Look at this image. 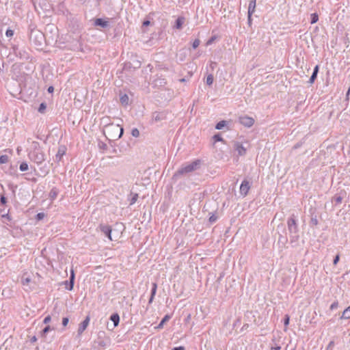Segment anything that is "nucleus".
Returning a JSON list of instances; mask_svg holds the SVG:
<instances>
[{"label": "nucleus", "instance_id": "obj_27", "mask_svg": "<svg viewBox=\"0 0 350 350\" xmlns=\"http://www.w3.org/2000/svg\"><path fill=\"white\" fill-rule=\"evenodd\" d=\"M213 83V76L210 74L206 77V84L208 85H211Z\"/></svg>", "mask_w": 350, "mask_h": 350}, {"label": "nucleus", "instance_id": "obj_54", "mask_svg": "<svg viewBox=\"0 0 350 350\" xmlns=\"http://www.w3.org/2000/svg\"><path fill=\"white\" fill-rule=\"evenodd\" d=\"M312 222L314 224H317V219H312Z\"/></svg>", "mask_w": 350, "mask_h": 350}, {"label": "nucleus", "instance_id": "obj_1", "mask_svg": "<svg viewBox=\"0 0 350 350\" xmlns=\"http://www.w3.org/2000/svg\"><path fill=\"white\" fill-rule=\"evenodd\" d=\"M124 132L123 128L117 124H111L106 129H103V133L109 140H117L120 139Z\"/></svg>", "mask_w": 350, "mask_h": 350}, {"label": "nucleus", "instance_id": "obj_56", "mask_svg": "<svg viewBox=\"0 0 350 350\" xmlns=\"http://www.w3.org/2000/svg\"><path fill=\"white\" fill-rule=\"evenodd\" d=\"M21 150V147H18V148H17L16 150H17L18 154H19V153H20Z\"/></svg>", "mask_w": 350, "mask_h": 350}, {"label": "nucleus", "instance_id": "obj_19", "mask_svg": "<svg viewBox=\"0 0 350 350\" xmlns=\"http://www.w3.org/2000/svg\"><path fill=\"white\" fill-rule=\"evenodd\" d=\"M165 118V116L163 113H154L153 114L152 119L154 122H159Z\"/></svg>", "mask_w": 350, "mask_h": 350}, {"label": "nucleus", "instance_id": "obj_16", "mask_svg": "<svg viewBox=\"0 0 350 350\" xmlns=\"http://www.w3.org/2000/svg\"><path fill=\"white\" fill-rule=\"evenodd\" d=\"M185 18L183 16L178 17L176 21L175 27L178 29H182L183 25L184 24Z\"/></svg>", "mask_w": 350, "mask_h": 350}, {"label": "nucleus", "instance_id": "obj_32", "mask_svg": "<svg viewBox=\"0 0 350 350\" xmlns=\"http://www.w3.org/2000/svg\"><path fill=\"white\" fill-rule=\"evenodd\" d=\"M214 141L216 142H223V138L221 137L219 134H216L213 136Z\"/></svg>", "mask_w": 350, "mask_h": 350}, {"label": "nucleus", "instance_id": "obj_26", "mask_svg": "<svg viewBox=\"0 0 350 350\" xmlns=\"http://www.w3.org/2000/svg\"><path fill=\"white\" fill-rule=\"evenodd\" d=\"M318 20H319V16H318L317 14L313 13L311 14V23L312 24L317 23L318 21Z\"/></svg>", "mask_w": 350, "mask_h": 350}, {"label": "nucleus", "instance_id": "obj_52", "mask_svg": "<svg viewBox=\"0 0 350 350\" xmlns=\"http://www.w3.org/2000/svg\"><path fill=\"white\" fill-rule=\"evenodd\" d=\"M154 296H150L148 303L151 304L154 299Z\"/></svg>", "mask_w": 350, "mask_h": 350}, {"label": "nucleus", "instance_id": "obj_50", "mask_svg": "<svg viewBox=\"0 0 350 350\" xmlns=\"http://www.w3.org/2000/svg\"><path fill=\"white\" fill-rule=\"evenodd\" d=\"M53 90H54V88H53V86H50V87H49V88H48V92H49V93H52V92H53Z\"/></svg>", "mask_w": 350, "mask_h": 350}, {"label": "nucleus", "instance_id": "obj_5", "mask_svg": "<svg viewBox=\"0 0 350 350\" xmlns=\"http://www.w3.org/2000/svg\"><path fill=\"white\" fill-rule=\"evenodd\" d=\"M30 39L33 42L38 46H42L43 41L44 40V35L39 31H33L31 32Z\"/></svg>", "mask_w": 350, "mask_h": 350}, {"label": "nucleus", "instance_id": "obj_53", "mask_svg": "<svg viewBox=\"0 0 350 350\" xmlns=\"http://www.w3.org/2000/svg\"><path fill=\"white\" fill-rule=\"evenodd\" d=\"M190 319H191V314H188V315H187V318H186L185 321H189L190 320Z\"/></svg>", "mask_w": 350, "mask_h": 350}, {"label": "nucleus", "instance_id": "obj_58", "mask_svg": "<svg viewBox=\"0 0 350 350\" xmlns=\"http://www.w3.org/2000/svg\"><path fill=\"white\" fill-rule=\"evenodd\" d=\"M180 81H182V82H183V81H185V79H181Z\"/></svg>", "mask_w": 350, "mask_h": 350}, {"label": "nucleus", "instance_id": "obj_15", "mask_svg": "<svg viewBox=\"0 0 350 350\" xmlns=\"http://www.w3.org/2000/svg\"><path fill=\"white\" fill-rule=\"evenodd\" d=\"M96 26H100L102 27H107L109 25L108 21H103L102 18H97L94 21Z\"/></svg>", "mask_w": 350, "mask_h": 350}, {"label": "nucleus", "instance_id": "obj_37", "mask_svg": "<svg viewBox=\"0 0 350 350\" xmlns=\"http://www.w3.org/2000/svg\"><path fill=\"white\" fill-rule=\"evenodd\" d=\"M338 306V301H334V303L332 304V305L330 306V310H333L334 309H336Z\"/></svg>", "mask_w": 350, "mask_h": 350}, {"label": "nucleus", "instance_id": "obj_48", "mask_svg": "<svg viewBox=\"0 0 350 350\" xmlns=\"http://www.w3.org/2000/svg\"><path fill=\"white\" fill-rule=\"evenodd\" d=\"M215 40V38L214 37H212L211 39H209L207 42H206V44L207 45H209L211 44H212V42L214 41Z\"/></svg>", "mask_w": 350, "mask_h": 350}, {"label": "nucleus", "instance_id": "obj_9", "mask_svg": "<svg viewBox=\"0 0 350 350\" xmlns=\"http://www.w3.org/2000/svg\"><path fill=\"white\" fill-rule=\"evenodd\" d=\"M90 320V319L88 316V317H86L85 320L79 324L78 331H77L79 335L82 334V333L86 329L87 327L89 325Z\"/></svg>", "mask_w": 350, "mask_h": 350}, {"label": "nucleus", "instance_id": "obj_35", "mask_svg": "<svg viewBox=\"0 0 350 350\" xmlns=\"http://www.w3.org/2000/svg\"><path fill=\"white\" fill-rule=\"evenodd\" d=\"M200 44V41L199 39H196L193 44H192V46L193 49H196Z\"/></svg>", "mask_w": 350, "mask_h": 350}, {"label": "nucleus", "instance_id": "obj_30", "mask_svg": "<svg viewBox=\"0 0 350 350\" xmlns=\"http://www.w3.org/2000/svg\"><path fill=\"white\" fill-rule=\"evenodd\" d=\"M8 161V157L7 155H1L0 157V163H6Z\"/></svg>", "mask_w": 350, "mask_h": 350}, {"label": "nucleus", "instance_id": "obj_33", "mask_svg": "<svg viewBox=\"0 0 350 350\" xmlns=\"http://www.w3.org/2000/svg\"><path fill=\"white\" fill-rule=\"evenodd\" d=\"M46 104L42 103L40 105V107L38 108V111L40 112V113H44L45 109H46Z\"/></svg>", "mask_w": 350, "mask_h": 350}, {"label": "nucleus", "instance_id": "obj_47", "mask_svg": "<svg viewBox=\"0 0 350 350\" xmlns=\"http://www.w3.org/2000/svg\"><path fill=\"white\" fill-rule=\"evenodd\" d=\"M280 349H281V347L278 346V345L271 347V350H280Z\"/></svg>", "mask_w": 350, "mask_h": 350}, {"label": "nucleus", "instance_id": "obj_40", "mask_svg": "<svg viewBox=\"0 0 350 350\" xmlns=\"http://www.w3.org/2000/svg\"><path fill=\"white\" fill-rule=\"evenodd\" d=\"M68 322H69L68 318H67V317L63 318V319H62L63 326H64V327L68 325Z\"/></svg>", "mask_w": 350, "mask_h": 350}, {"label": "nucleus", "instance_id": "obj_2", "mask_svg": "<svg viewBox=\"0 0 350 350\" xmlns=\"http://www.w3.org/2000/svg\"><path fill=\"white\" fill-rule=\"evenodd\" d=\"M200 161L196 160L189 163L183 165L179 170L174 174V176L178 178L180 176L192 172L199 168Z\"/></svg>", "mask_w": 350, "mask_h": 350}, {"label": "nucleus", "instance_id": "obj_28", "mask_svg": "<svg viewBox=\"0 0 350 350\" xmlns=\"http://www.w3.org/2000/svg\"><path fill=\"white\" fill-rule=\"evenodd\" d=\"M28 170V164L25 162H23L20 165V170L22 172H25Z\"/></svg>", "mask_w": 350, "mask_h": 350}, {"label": "nucleus", "instance_id": "obj_23", "mask_svg": "<svg viewBox=\"0 0 350 350\" xmlns=\"http://www.w3.org/2000/svg\"><path fill=\"white\" fill-rule=\"evenodd\" d=\"M226 125V121L225 120H221L220 122H219L216 126H215V129H217V130H221Z\"/></svg>", "mask_w": 350, "mask_h": 350}, {"label": "nucleus", "instance_id": "obj_8", "mask_svg": "<svg viewBox=\"0 0 350 350\" xmlns=\"http://www.w3.org/2000/svg\"><path fill=\"white\" fill-rule=\"evenodd\" d=\"M239 121L241 124H243L247 127L252 126L254 123V120L252 118H250L248 116L241 117L239 118Z\"/></svg>", "mask_w": 350, "mask_h": 350}, {"label": "nucleus", "instance_id": "obj_7", "mask_svg": "<svg viewBox=\"0 0 350 350\" xmlns=\"http://www.w3.org/2000/svg\"><path fill=\"white\" fill-rule=\"evenodd\" d=\"M250 189V185L249 181H247V180H244L241 183V186H240L241 194L243 195V196H245L247 194Z\"/></svg>", "mask_w": 350, "mask_h": 350}, {"label": "nucleus", "instance_id": "obj_11", "mask_svg": "<svg viewBox=\"0 0 350 350\" xmlns=\"http://www.w3.org/2000/svg\"><path fill=\"white\" fill-rule=\"evenodd\" d=\"M234 149L238 152L239 156H243L246 153V149L241 144L237 142L234 144Z\"/></svg>", "mask_w": 350, "mask_h": 350}, {"label": "nucleus", "instance_id": "obj_44", "mask_svg": "<svg viewBox=\"0 0 350 350\" xmlns=\"http://www.w3.org/2000/svg\"><path fill=\"white\" fill-rule=\"evenodd\" d=\"M51 198H55L57 196V192L53 189L50 193Z\"/></svg>", "mask_w": 350, "mask_h": 350}, {"label": "nucleus", "instance_id": "obj_31", "mask_svg": "<svg viewBox=\"0 0 350 350\" xmlns=\"http://www.w3.org/2000/svg\"><path fill=\"white\" fill-rule=\"evenodd\" d=\"M157 285L156 283H153L152 284V290H151V296H154L156 294V292H157Z\"/></svg>", "mask_w": 350, "mask_h": 350}, {"label": "nucleus", "instance_id": "obj_22", "mask_svg": "<svg viewBox=\"0 0 350 350\" xmlns=\"http://www.w3.org/2000/svg\"><path fill=\"white\" fill-rule=\"evenodd\" d=\"M31 279L30 277H25V274L21 278V283L24 286H27L31 282Z\"/></svg>", "mask_w": 350, "mask_h": 350}, {"label": "nucleus", "instance_id": "obj_34", "mask_svg": "<svg viewBox=\"0 0 350 350\" xmlns=\"http://www.w3.org/2000/svg\"><path fill=\"white\" fill-rule=\"evenodd\" d=\"M51 329L49 325L44 327L42 331V336H44L47 332H49Z\"/></svg>", "mask_w": 350, "mask_h": 350}, {"label": "nucleus", "instance_id": "obj_25", "mask_svg": "<svg viewBox=\"0 0 350 350\" xmlns=\"http://www.w3.org/2000/svg\"><path fill=\"white\" fill-rule=\"evenodd\" d=\"M342 199H343L342 196H336L334 197L333 200H334L335 204L337 205V204H340L342 202Z\"/></svg>", "mask_w": 350, "mask_h": 350}, {"label": "nucleus", "instance_id": "obj_17", "mask_svg": "<svg viewBox=\"0 0 350 350\" xmlns=\"http://www.w3.org/2000/svg\"><path fill=\"white\" fill-rule=\"evenodd\" d=\"M318 72H319V66H316L314 68V70H313V72L312 74V76L310 77V79H309V83H313L314 80L316 79L317 78V74H318Z\"/></svg>", "mask_w": 350, "mask_h": 350}, {"label": "nucleus", "instance_id": "obj_20", "mask_svg": "<svg viewBox=\"0 0 350 350\" xmlns=\"http://www.w3.org/2000/svg\"><path fill=\"white\" fill-rule=\"evenodd\" d=\"M110 319L113 323L114 327H116L120 321V317L118 314H113L111 316Z\"/></svg>", "mask_w": 350, "mask_h": 350}, {"label": "nucleus", "instance_id": "obj_39", "mask_svg": "<svg viewBox=\"0 0 350 350\" xmlns=\"http://www.w3.org/2000/svg\"><path fill=\"white\" fill-rule=\"evenodd\" d=\"M138 198V195L136 193L135 194L133 198H131V204H133L136 201H137V199Z\"/></svg>", "mask_w": 350, "mask_h": 350}, {"label": "nucleus", "instance_id": "obj_51", "mask_svg": "<svg viewBox=\"0 0 350 350\" xmlns=\"http://www.w3.org/2000/svg\"><path fill=\"white\" fill-rule=\"evenodd\" d=\"M149 24H150V21H144V22L143 23V25H144V26H147V25H148Z\"/></svg>", "mask_w": 350, "mask_h": 350}, {"label": "nucleus", "instance_id": "obj_21", "mask_svg": "<svg viewBox=\"0 0 350 350\" xmlns=\"http://www.w3.org/2000/svg\"><path fill=\"white\" fill-rule=\"evenodd\" d=\"M120 102L124 105H127L129 104V98L127 94H124L120 96Z\"/></svg>", "mask_w": 350, "mask_h": 350}, {"label": "nucleus", "instance_id": "obj_49", "mask_svg": "<svg viewBox=\"0 0 350 350\" xmlns=\"http://www.w3.org/2000/svg\"><path fill=\"white\" fill-rule=\"evenodd\" d=\"M172 350H185L183 347H174Z\"/></svg>", "mask_w": 350, "mask_h": 350}, {"label": "nucleus", "instance_id": "obj_57", "mask_svg": "<svg viewBox=\"0 0 350 350\" xmlns=\"http://www.w3.org/2000/svg\"><path fill=\"white\" fill-rule=\"evenodd\" d=\"M106 145L105 144H103L102 146L100 147L103 148H106Z\"/></svg>", "mask_w": 350, "mask_h": 350}, {"label": "nucleus", "instance_id": "obj_24", "mask_svg": "<svg viewBox=\"0 0 350 350\" xmlns=\"http://www.w3.org/2000/svg\"><path fill=\"white\" fill-rule=\"evenodd\" d=\"M170 318V317L169 315H165V316L163 318V319L161 320V321L160 322V323L158 325V327H158V328H161V327H163V326L164 323H165V322H167V321H169Z\"/></svg>", "mask_w": 350, "mask_h": 350}, {"label": "nucleus", "instance_id": "obj_36", "mask_svg": "<svg viewBox=\"0 0 350 350\" xmlns=\"http://www.w3.org/2000/svg\"><path fill=\"white\" fill-rule=\"evenodd\" d=\"M217 219V217L215 215H212L210 217H209V221L213 224L214 222H215Z\"/></svg>", "mask_w": 350, "mask_h": 350}, {"label": "nucleus", "instance_id": "obj_13", "mask_svg": "<svg viewBox=\"0 0 350 350\" xmlns=\"http://www.w3.org/2000/svg\"><path fill=\"white\" fill-rule=\"evenodd\" d=\"M74 280H75V273H74V271L72 270L69 282L67 281L66 282V288L68 290H69V291L72 290L73 286H74Z\"/></svg>", "mask_w": 350, "mask_h": 350}, {"label": "nucleus", "instance_id": "obj_14", "mask_svg": "<svg viewBox=\"0 0 350 350\" xmlns=\"http://www.w3.org/2000/svg\"><path fill=\"white\" fill-rule=\"evenodd\" d=\"M100 124L104 127V129H106L107 127L109 126L111 124H113L111 122V120L109 116H105V117H103L101 118Z\"/></svg>", "mask_w": 350, "mask_h": 350}, {"label": "nucleus", "instance_id": "obj_10", "mask_svg": "<svg viewBox=\"0 0 350 350\" xmlns=\"http://www.w3.org/2000/svg\"><path fill=\"white\" fill-rule=\"evenodd\" d=\"M66 148L64 146H59L57 154H55V160L57 162H59L62 157L66 154Z\"/></svg>", "mask_w": 350, "mask_h": 350}, {"label": "nucleus", "instance_id": "obj_6", "mask_svg": "<svg viewBox=\"0 0 350 350\" xmlns=\"http://www.w3.org/2000/svg\"><path fill=\"white\" fill-rule=\"evenodd\" d=\"M29 157L36 163H41L44 161V155L40 149L35 150L29 153Z\"/></svg>", "mask_w": 350, "mask_h": 350}, {"label": "nucleus", "instance_id": "obj_12", "mask_svg": "<svg viewBox=\"0 0 350 350\" xmlns=\"http://www.w3.org/2000/svg\"><path fill=\"white\" fill-rule=\"evenodd\" d=\"M256 8V0H250L248 5V21L251 20L252 14L254 12Z\"/></svg>", "mask_w": 350, "mask_h": 350}, {"label": "nucleus", "instance_id": "obj_45", "mask_svg": "<svg viewBox=\"0 0 350 350\" xmlns=\"http://www.w3.org/2000/svg\"><path fill=\"white\" fill-rule=\"evenodd\" d=\"M340 259L339 255L336 256L335 258L334 259L333 263L334 265H336Z\"/></svg>", "mask_w": 350, "mask_h": 350}, {"label": "nucleus", "instance_id": "obj_29", "mask_svg": "<svg viewBox=\"0 0 350 350\" xmlns=\"http://www.w3.org/2000/svg\"><path fill=\"white\" fill-rule=\"evenodd\" d=\"M131 135L135 137H138L139 136V131L137 129L135 128L132 129Z\"/></svg>", "mask_w": 350, "mask_h": 350}, {"label": "nucleus", "instance_id": "obj_4", "mask_svg": "<svg viewBox=\"0 0 350 350\" xmlns=\"http://www.w3.org/2000/svg\"><path fill=\"white\" fill-rule=\"evenodd\" d=\"M100 229L111 241H116L120 237L119 232H116L115 230H112L109 226L100 225Z\"/></svg>", "mask_w": 350, "mask_h": 350}, {"label": "nucleus", "instance_id": "obj_3", "mask_svg": "<svg viewBox=\"0 0 350 350\" xmlns=\"http://www.w3.org/2000/svg\"><path fill=\"white\" fill-rule=\"evenodd\" d=\"M288 230L290 234L291 242H296L299 239L298 226L294 217H291L287 221Z\"/></svg>", "mask_w": 350, "mask_h": 350}, {"label": "nucleus", "instance_id": "obj_18", "mask_svg": "<svg viewBox=\"0 0 350 350\" xmlns=\"http://www.w3.org/2000/svg\"><path fill=\"white\" fill-rule=\"evenodd\" d=\"M340 319H350V306L347 307L342 312Z\"/></svg>", "mask_w": 350, "mask_h": 350}, {"label": "nucleus", "instance_id": "obj_42", "mask_svg": "<svg viewBox=\"0 0 350 350\" xmlns=\"http://www.w3.org/2000/svg\"><path fill=\"white\" fill-rule=\"evenodd\" d=\"M289 317L288 315H286L284 322L285 326H287L289 324Z\"/></svg>", "mask_w": 350, "mask_h": 350}, {"label": "nucleus", "instance_id": "obj_41", "mask_svg": "<svg viewBox=\"0 0 350 350\" xmlns=\"http://www.w3.org/2000/svg\"><path fill=\"white\" fill-rule=\"evenodd\" d=\"M51 317H50L49 315H48V316H46V317L44 318V321H43V323H44V324H47V323H49L51 321Z\"/></svg>", "mask_w": 350, "mask_h": 350}, {"label": "nucleus", "instance_id": "obj_46", "mask_svg": "<svg viewBox=\"0 0 350 350\" xmlns=\"http://www.w3.org/2000/svg\"><path fill=\"white\" fill-rule=\"evenodd\" d=\"M1 202L2 204H5L6 202V198L3 196L1 197Z\"/></svg>", "mask_w": 350, "mask_h": 350}, {"label": "nucleus", "instance_id": "obj_43", "mask_svg": "<svg viewBox=\"0 0 350 350\" xmlns=\"http://www.w3.org/2000/svg\"><path fill=\"white\" fill-rule=\"evenodd\" d=\"M44 217V214L43 213H39L38 215H37V218L38 219H43Z\"/></svg>", "mask_w": 350, "mask_h": 350}, {"label": "nucleus", "instance_id": "obj_55", "mask_svg": "<svg viewBox=\"0 0 350 350\" xmlns=\"http://www.w3.org/2000/svg\"><path fill=\"white\" fill-rule=\"evenodd\" d=\"M36 340H37V339H36V336H33V337L31 338V340L32 342H35Z\"/></svg>", "mask_w": 350, "mask_h": 350}, {"label": "nucleus", "instance_id": "obj_38", "mask_svg": "<svg viewBox=\"0 0 350 350\" xmlns=\"http://www.w3.org/2000/svg\"><path fill=\"white\" fill-rule=\"evenodd\" d=\"M14 34V31L12 29H8L5 32V35L7 37H11Z\"/></svg>", "mask_w": 350, "mask_h": 350}]
</instances>
